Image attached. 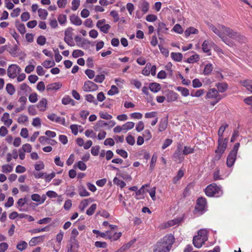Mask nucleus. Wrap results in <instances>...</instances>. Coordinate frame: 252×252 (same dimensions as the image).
<instances>
[{"label": "nucleus", "mask_w": 252, "mask_h": 252, "mask_svg": "<svg viewBox=\"0 0 252 252\" xmlns=\"http://www.w3.org/2000/svg\"><path fill=\"white\" fill-rule=\"evenodd\" d=\"M47 107V100L42 98L38 103L37 107L40 111H45Z\"/></svg>", "instance_id": "20"}, {"label": "nucleus", "mask_w": 252, "mask_h": 252, "mask_svg": "<svg viewBox=\"0 0 252 252\" xmlns=\"http://www.w3.org/2000/svg\"><path fill=\"white\" fill-rule=\"evenodd\" d=\"M94 77L95 78L94 79V81L98 83H102L105 78V75L102 74L100 75H97Z\"/></svg>", "instance_id": "58"}, {"label": "nucleus", "mask_w": 252, "mask_h": 252, "mask_svg": "<svg viewBox=\"0 0 252 252\" xmlns=\"http://www.w3.org/2000/svg\"><path fill=\"white\" fill-rule=\"evenodd\" d=\"M144 123L143 121H139L136 125L135 129L139 132L142 131L144 129Z\"/></svg>", "instance_id": "60"}, {"label": "nucleus", "mask_w": 252, "mask_h": 252, "mask_svg": "<svg viewBox=\"0 0 252 252\" xmlns=\"http://www.w3.org/2000/svg\"><path fill=\"white\" fill-rule=\"evenodd\" d=\"M74 167H77L81 171H85L87 169V165L82 161H79L76 164L74 165Z\"/></svg>", "instance_id": "47"}, {"label": "nucleus", "mask_w": 252, "mask_h": 252, "mask_svg": "<svg viewBox=\"0 0 252 252\" xmlns=\"http://www.w3.org/2000/svg\"><path fill=\"white\" fill-rule=\"evenodd\" d=\"M135 126L134 123L132 122H127L123 125V130L127 131L132 129Z\"/></svg>", "instance_id": "38"}, {"label": "nucleus", "mask_w": 252, "mask_h": 252, "mask_svg": "<svg viewBox=\"0 0 252 252\" xmlns=\"http://www.w3.org/2000/svg\"><path fill=\"white\" fill-rule=\"evenodd\" d=\"M29 100L31 103H35L38 100V94L36 93H32L30 94Z\"/></svg>", "instance_id": "51"}, {"label": "nucleus", "mask_w": 252, "mask_h": 252, "mask_svg": "<svg viewBox=\"0 0 252 252\" xmlns=\"http://www.w3.org/2000/svg\"><path fill=\"white\" fill-rule=\"evenodd\" d=\"M220 97L218 91L215 88L210 89L206 94V97L208 98H217Z\"/></svg>", "instance_id": "19"}, {"label": "nucleus", "mask_w": 252, "mask_h": 252, "mask_svg": "<svg viewBox=\"0 0 252 252\" xmlns=\"http://www.w3.org/2000/svg\"><path fill=\"white\" fill-rule=\"evenodd\" d=\"M13 166L9 164H4L1 166V171L3 173H7L12 171Z\"/></svg>", "instance_id": "44"}, {"label": "nucleus", "mask_w": 252, "mask_h": 252, "mask_svg": "<svg viewBox=\"0 0 252 252\" xmlns=\"http://www.w3.org/2000/svg\"><path fill=\"white\" fill-rule=\"evenodd\" d=\"M98 89V86L96 84L89 80L85 81L83 87V91L86 92H94Z\"/></svg>", "instance_id": "8"}, {"label": "nucleus", "mask_w": 252, "mask_h": 252, "mask_svg": "<svg viewBox=\"0 0 252 252\" xmlns=\"http://www.w3.org/2000/svg\"><path fill=\"white\" fill-rule=\"evenodd\" d=\"M72 28L69 27L64 32V40L70 46H74L75 45V43L72 37Z\"/></svg>", "instance_id": "7"}, {"label": "nucleus", "mask_w": 252, "mask_h": 252, "mask_svg": "<svg viewBox=\"0 0 252 252\" xmlns=\"http://www.w3.org/2000/svg\"><path fill=\"white\" fill-rule=\"evenodd\" d=\"M194 152V149L193 148L190 147L185 146L184 148V150L183 151V155H187L188 154H190L193 153Z\"/></svg>", "instance_id": "54"}, {"label": "nucleus", "mask_w": 252, "mask_h": 252, "mask_svg": "<svg viewBox=\"0 0 252 252\" xmlns=\"http://www.w3.org/2000/svg\"><path fill=\"white\" fill-rule=\"evenodd\" d=\"M85 99L88 102L93 103L95 105L98 104L97 101L95 99V97L91 94H88L85 95Z\"/></svg>", "instance_id": "41"}, {"label": "nucleus", "mask_w": 252, "mask_h": 252, "mask_svg": "<svg viewBox=\"0 0 252 252\" xmlns=\"http://www.w3.org/2000/svg\"><path fill=\"white\" fill-rule=\"evenodd\" d=\"M177 90L180 92L182 95L184 96H188L189 95V91L186 88L182 87H178Z\"/></svg>", "instance_id": "43"}, {"label": "nucleus", "mask_w": 252, "mask_h": 252, "mask_svg": "<svg viewBox=\"0 0 252 252\" xmlns=\"http://www.w3.org/2000/svg\"><path fill=\"white\" fill-rule=\"evenodd\" d=\"M114 184L119 186L121 188H123L126 185V183L117 177H115L113 179Z\"/></svg>", "instance_id": "48"}, {"label": "nucleus", "mask_w": 252, "mask_h": 252, "mask_svg": "<svg viewBox=\"0 0 252 252\" xmlns=\"http://www.w3.org/2000/svg\"><path fill=\"white\" fill-rule=\"evenodd\" d=\"M237 154L230 152L227 156L226 164L228 167H231L234 164L236 159Z\"/></svg>", "instance_id": "18"}, {"label": "nucleus", "mask_w": 252, "mask_h": 252, "mask_svg": "<svg viewBox=\"0 0 252 252\" xmlns=\"http://www.w3.org/2000/svg\"><path fill=\"white\" fill-rule=\"evenodd\" d=\"M99 116L101 119L105 120H111L112 118V115L107 112H100L99 113Z\"/></svg>", "instance_id": "63"}, {"label": "nucleus", "mask_w": 252, "mask_h": 252, "mask_svg": "<svg viewBox=\"0 0 252 252\" xmlns=\"http://www.w3.org/2000/svg\"><path fill=\"white\" fill-rule=\"evenodd\" d=\"M110 232L108 234L107 238L112 240H118L122 235L121 232L116 233L115 232L113 235L110 234Z\"/></svg>", "instance_id": "62"}, {"label": "nucleus", "mask_w": 252, "mask_h": 252, "mask_svg": "<svg viewBox=\"0 0 252 252\" xmlns=\"http://www.w3.org/2000/svg\"><path fill=\"white\" fill-rule=\"evenodd\" d=\"M31 198L33 201L37 202L39 204H41L45 201L46 199V196L45 195H43L42 197H41L39 194L34 193L32 195Z\"/></svg>", "instance_id": "21"}, {"label": "nucleus", "mask_w": 252, "mask_h": 252, "mask_svg": "<svg viewBox=\"0 0 252 252\" xmlns=\"http://www.w3.org/2000/svg\"><path fill=\"white\" fill-rule=\"evenodd\" d=\"M157 160V156L156 154H154L152 157L151 160L150 162V169L153 170L156 165V163Z\"/></svg>", "instance_id": "55"}, {"label": "nucleus", "mask_w": 252, "mask_h": 252, "mask_svg": "<svg viewBox=\"0 0 252 252\" xmlns=\"http://www.w3.org/2000/svg\"><path fill=\"white\" fill-rule=\"evenodd\" d=\"M20 89L25 93H28L31 91V88L26 83L21 84Z\"/></svg>", "instance_id": "57"}, {"label": "nucleus", "mask_w": 252, "mask_h": 252, "mask_svg": "<svg viewBox=\"0 0 252 252\" xmlns=\"http://www.w3.org/2000/svg\"><path fill=\"white\" fill-rule=\"evenodd\" d=\"M170 250L160 241L155 245L153 252H169Z\"/></svg>", "instance_id": "13"}, {"label": "nucleus", "mask_w": 252, "mask_h": 252, "mask_svg": "<svg viewBox=\"0 0 252 252\" xmlns=\"http://www.w3.org/2000/svg\"><path fill=\"white\" fill-rule=\"evenodd\" d=\"M209 28L215 34L218 35L226 44L229 46H232L233 45V42L228 39L227 37L223 34L225 26L219 25L217 27H215L211 25L209 26Z\"/></svg>", "instance_id": "2"}, {"label": "nucleus", "mask_w": 252, "mask_h": 252, "mask_svg": "<svg viewBox=\"0 0 252 252\" xmlns=\"http://www.w3.org/2000/svg\"><path fill=\"white\" fill-rule=\"evenodd\" d=\"M205 194L209 197H219L223 193L221 189L216 184L208 185L205 189Z\"/></svg>", "instance_id": "3"}, {"label": "nucleus", "mask_w": 252, "mask_h": 252, "mask_svg": "<svg viewBox=\"0 0 252 252\" xmlns=\"http://www.w3.org/2000/svg\"><path fill=\"white\" fill-rule=\"evenodd\" d=\"M142 92L145 95L148 96V97L147 98V101L148 102H150L151 100L153 99V97L150 94L149 91H148V88L145 86H144L142 88Z\"/></svg>", "instance_id": "52"}, {"label": "nucleus", "mask_w": 252, "mask_h": 252, "mask_svg": "<svg viewBox=\"0 0 252 252\" xmlns=\"http://www.w3.org/2000/svg\"><path fill=\"white\" fill-rule=\"evenodd\" d=\"M62 85L60 83H54L50 84L46 86V90L47 91H56L60 89Z\"/></svg>", "instance_id": "28"}, {"label": "nucleus", "mask_w": 252, "mask_h": 252, "mask_svg": "<svg viewBox=\"0 0 252 252\" xmlns=\"http://www.w3.org/2000/svg\"><path fill=\"white\" fill-rule=\"evenodd\" d=\"M168 29L166 27V26L165 23L163 22H159L158 23V27L157 29V32L159 39H162L161 37V34L167 33V31H168Z\"/></svg>", "instance_id": "14"}, {"label": "nucleus", "mask_w": 252, "mask_h": 252, "mask_svg": "<svg viewBox=\"0 0 252 252\" xmlns=\"http://www.w3.org/2000/svg\"><path fill=\"white\" fill-rule=\"evenodd\" d=\"M66 16L64 14H60L58 17V21L61 25H64L66 22Z\"/></svg>", "instance_id": "53"}, {"label": "nucleus", "mask_w": 252, "mask_h": 252, "mask_svg": "<svg viewBox=\"0 0 252 252\" xmlns=\"http://www.w3.org/2000/svg\"><path fill=\"white\" fill-rule=\"evenodd\" d=\"M97 205L96 204H92L90 208L87 210L86 214L88 216H92L94 212H95V210L96 209Z\"/></svg>", "instance_id": "49"}, {"label": "nucleus", "mask_w": 252, "mask_h": 252, "mask_svg": "<svg viewBox=\"0 0 252 252\" xmlns=\"http://www.w3.org/2000/svg\"><path fill=\"white\" fill-rule=\"evenodd\" d=\"M90 201L91 198L84 199L82 200L79 205V209H80V210L82 212L84 211L85 209L87 207Z\"/></svg>", "instance_id": "37"}, {"label": "nucleus", "mask_w": 252, "mask_h": 252, "mask_svg": "<svg viewBox=\"0 0 252 252\" xmlns=\"http://www.w3.org/2000/svg\"><path fill=\"white\" fill-rule=\"evenodd\" d=\"M16 27L17 30L21 34H24L26 32V28L24 24L18 23L17 24Z\"/></svg>", "instance_id": "64"}, {"label": "nucleus", "mask_w": 252, "mask_h": 252, "mask_svg": "<svg viewBox=\"0 0 252 252\" xmlns=\"http://www.w3.org/2000/svg\"><path fill=\"white\" fill-rule=\"evenodd\" d=\"M44 240V236L33 237L30 241L29 244L31 246H35L39 242H42Z\"/></svg>", "instance_id": "27"}, {"label": "nucleus", "mask_w": 252, "mask_h": 252, "mask_svg": "<svg viewBox=\"0 0 252 252\" xmlns=\"http://www.w3.org/2000/svg\"><path fill=\"white\" fill-rule=\"evenodd\" d=\"M199 32L196 28L190 27L187 28L185 31V35L186 37H189L190 34H196L198 33Z\"/></svg>", "instance_id": "30"}, {"label": "nucleus", "mask_w": 252, "mask_h": 252, "mask_svg": "<svg viewBox=\"0 0 252 252\" xmlns=\"http://www.w3.org/2000/svg\"><path fill=\"white\" fill-rule=\"evenodd\" d=\"M227 142V138L222 139L220 141V139H218V148L216 150L215 153L222 154L226 148Z\"/></svg>", "instance_id": "10"}, {"label": "nucleus", "mask_w": 252, "mask_h": 252, "mask_svg": "<svg viewBox=\"0 0 252 252\" xmlns=\"http://www.w3.org/2000/svg\"><path fill=\"white\" fill-rule=\"evenodd\" d=\"M213 69V66L212 64H207L204 69L203 73L205 75L210 74Z\"/></svg>", "instance_id": "46"}, {"label": "nucleus", "mask_w": 252, "mask_h": 252, "mask_svg": "<svg viewBox=\"0 0 252 252\" xmlns=\"http://www.w3.org/2000/svg\"><path fill=\"white\" fill-rule=\"evenodd\" d=\"M149 88L151 92L157 93L160 90L161 86L159 83L153 82L149 84Z\"/></svg>", "instance_id": "24"}, {"label": "nucleus", "mask_w": 252, "mask_h": 252, "mask_svg": "<svg viewBox=\"0 0 252 252\" xmlns=\"http://www.w3.org/2000/svg\"><path fill=\"white\" fill-rule=\"evenodd\" d=\"M79 245L78 242L74 239L71 241L67 247L66 252H78Z\"/></svg>", "instance_id": "11"}, {"label": "nucleus", "mask_w": 252, "mask_h": 252, "mask_svg": "<svg viewBox=\"0 0 252 252\" xmlns=\"http://www.w3.org/2000/svg\"><path fill=\"white\" fill-rule=\"evenodd\" d=\"M62 102L64 105H67L69 104H71L73 106L75 105L74 101L68 95H66L63 97L62 100Z\"/></svg>", "instance_id": "34"}, {"label": "nucleus", "mask_w": 252, "mask_h": 252, "mask_svg": "<svg viewBox=\"0 0 252 252\" xmlns=\"http://www.w3.org/2000/svg\"><path fill=\"white\" fill-rule=\"evenodd\" d=\"M38 15L41 19L45 20L47 17L48 13L46 9L39 8L38 9Z\"/></svg>", "instance_id": "35"}, {"label": "nucleus", "mask_w": 252, "mask_h": 252, "mask_svg": "<svg viewBox=\"0 0 252 252\" xmlns=\"http://www.w3.org/2000/svg\"><path fill=\"white\" fill-rule=\"evenodd\" d=\"M240 83L243 87L246 88V90L252 94V80L250 79H245L241 80Z\"/></svg>", "instance_id": "17"}, {"label": "nucleus", "mask_w": 252, "mask_h": 252, "mask_svg": "<svg viewBox=\"0 0 252 252\" xmlns=\"http://www.w3.org/2000/svg\"><path fill=\"white\" fill-rule=\"evenodd\" d=\"M173 157L175 158L176 161L178 162H181L184 159V157L182 154L181 149L178 147V149L173 154Z\"/></svg>", "instance_id": "26"}, {"label": "nucleus", "mask_w": 252, "mask_h": 252, "mask_svg": "<svg viewBox=\"0 0 252 252\" xmlns=\"http://www.w3.org/2000/svg\"><path fill=\"white\" fill-rule=\"evenodd\" d=\"M216 87L218 89V91L220 93H223L225 92L228 88L227 84L225 83H218L216 84Z\"/></svg>", "instance_id": "32"}, {"label": "nucleus", "mask_w": 252, "mask_h": 252, "mask_svg": "<svg viewBox=\"0 0 252 252\" xmlns=\"http://www.w3.org/2000/svg\"><path fill=\"white\" fill-rule=\"evenodd\" d=\"M39 142L43 145L48 144L51 145H54L57 143V142L52 139H50L46 136H40L39 138Z\"/></svg>", "instance_id": "22"}, {"label": "nucleus", "mask_w": 252, "mask_h": 252, "mask_svg": "<svg viewBox=\"0 0 252 252\" xmlns=\"http://www.w3.org/2000/svg\"><path fill=\"white\" fill-rule=\"evenodd\" d=\"M79 194L82 197L89 196L90 193L86 190L83 186H80L78 189Z\"/></svg>", "instance_id": "36"}, {"label": "nucleus", "mask_w": 252, "mask_h": 252, "mask_svg": "<svg viewBox=\"0 0 252 252\" xmlns=\"http://www.w3.org/2000/svg\"><path fill=\"white\" fill-rule=\"evenodd\" d=\"M5 89L7 93L10 95H13L15 92V88L11 83H8L6 84Z\"/></svg>", "instance_id": "42"}, {"label": "nucleus", "mask_w": 252, "mask_h": 252, "mask_svg": "<svg viewBox=\"0 0 252 252\" xmlns=\"http://www.w3.org/2000/svg\"><path fill=\"white\" fill-rule=\"evenodd\" d=\"M184 172L182 169L178 171L177 175L173 179V183L176 184L184 176Z\"/></svg>", "instance_id": "39"}, {"label": "nucleus", "mask_w": 252, "mask_h": 252, "mask_svg": "<svg viewBox=\"0 0 252 252\" xmlns=\"http://www.w3.org/2000/svg\"><path fill=\"white\" fill-rule=\"evenodd\" d=\"M200 59V56L198 54L194 53V54L185 61L189 63H193L197 62Z\"/></svg>", "instance_id": "29"}, {"label": "nucleus", "mask_w": 252, "mask_h": 252, "mask_svg": "<svg viewBox=\"0 0 252 252\" xmlns=\"http://www.w3.org/2000/svg\"><path fill=\"white\" fill-rule=\"evenodd\" d=\"M42 65L46 68L52 67L55 65V63L53 60H46L43 62Z\"/></svg>", "instance_id": "45"}, {"label": "nucleus", "mask_w": 252, "mask_h": 252, "mask_svg": "<svg viewBox=\"0 0 252 252\" xmlns=\"http://www.w3.org/2000/svg\"><path fill=\"white\" fill-rule=\"evenodd\" d=\"M32 146L30 144L27 143L24 144L20 150H22L25 153H30L32 151Z\"/></svg>", "instance_id": "59"}, {"label": "nucleus", "mask_w": 252, "mask_h": 252, "mask_svg": "<svg viewBox=\"0 0 252 252\" xmlns=\"http://www.w3.org/2000/svg\"><path fill=\"white\" fill-rule=\"evenodd\" d=\"M21 71V69L18 65L12 64L8 66L7 75L9 78L14 79Z\"/></svg>", "instance_id": "4"}, {"label": "nucleus", "mask_w": 252, "mask_h": 252, "mask_svg": "<svg viewBox=\"0 0 252 252\" xmlns=\"http://www.w3.org/2000/svg\"><path fill=\"white\" fill-rule=\"evenodd\" d=\"M208 231L206 229H201L198 231L197 235L194 236L193 244L197 248H200L208 240Z\"/></svg>", "instance_id": "1"}, {"label": "nucleus", "mask_w": 252, "mask_h": 252, "mask_svg": "<svg viewBox=\"0 0 252 252\" xmlns=\"http://www.w3.org/2000/svg\"><path fill=\"white\" fill-rule=\"evenodd\" d=\"M126 142L130 145H133L135 143L134 137L130 134H128L126 137Z\"/></svg>", "instance_id": "61"}, {"label": "nucleus", "mask_w": 252, "mask_h": 252, "mask_svg": "<svg viewBox=\"0 0 252 252\" xmlns=\"http://www.w3.org/2000/svg\"><path fill=\"white\" fill-rule=\"evenodd\" d=\"M182 219L180 218H177L172 220H170L167 222L163 223L162 224V227L163 228H167L175 225H178L180 223Z\"/></svg>", "instance_id": "12"}, {"label": "nucleus", "mask_w": 252, "mask_h": 252, "mask_svg": "<svg viewBox=\"0 0 252 252\" xmlns=\"http://www.w3.org/2000/svg\"><path fill=\"white\" fill-rule=\"evenodd\" d=\"M215 43L211 40H205L202 44V49L204 52L208 53Z\"/></svg>", "instance_id": "15"}, {"label": "nucleus", "mask_w": 252, "mask_h": 252, "mask_svg": "<svg viewBox=\"0 0 252 252\" xmlns=\"http://www.w3.org/2000/svg\"><path fill=\"white\" fill-rule=\"evenodd\" d=\"M224 30L223 34L226 37L228 36L231 39H237L238 40H243L244 38V37L241 36L238 32H234L233 30L229 28L225 27Z\"/></svg>", "instance_id": "6"}, {"label": "nucleus", "mask_w": 252, "mask_h": 252, "mask_svg": "<svg viewBox=\"0 0 252 252\" xmlns=\"http://www.w3.org/2000/svg\"><path fill=\"white\" fill-rule=\"evenodd\" d=\"M160 241L170 251L175 242V238L172 234H167Z\"/></svg>", "instance_id": "5"}, {"label": "nucleus", "mask_w": 252, "mask_h": 252, "mask_svg": "<svg viewBox=\"0 0 252 252\" xmlns=\"http://www.w3.org/2000/svg\"><path fill=\"white\" fill-rule=\"evenodd\" d=\"M171 58L175 61L180 62L183 59V55L181 53L172 52L171 53Z\"/></svg>", "instance_id": "33"}, {"label": "nucleus", "mask_w": 252, "mask_h": 252, "mask_svg": "<svg viewBox=\"0 0 252 252\" xmlns=\"http://www.w3.org/2000/svg\"><path fill=\"white\" fill-rule=\"evenodd\" d=\"M1 121H2L4 123V124L7 126H9L12 123V120L10 119L9 118V114L8 113H4L3 114L2 117L1 118Z\"/></svg>", "instance_id": "23"}, {"label": "nucleus", "mask_w": 252, "mask_h": 252, "mask_svg": "<svg viewBox=\"0 0 252 252\" xmlns=\"http://www.w3.org/2000/svg\"><path fill=\"white\" fill-rule=\"evenodd\" d=\"M70 21L72 24L76 26H80L82 23V21L80 17L75 14L70 16Z\"/></svg>", "instance_id": "25"}, {"label": "nucleus", "mask_w": 252, "mask_h": 252, "mask_svg": "<svg viewBox=\"0 0 252 252\" xmlns=\"http://www.w3.org/2000/svg\"><path fill=\"white\" fill-rule=\"evenodd\" d=\"M172 31H174V32L179 33V34L182 33L184 32L182 26L180 24H176L174 26V27L172 29Z\"/></svg>", "instance_id": "56"}, {"label": "nucleus", "mask_w": 252, "mask_h": 252, "mask_svg": "<svg viewBox=\"0 0 252 252\" xmlns=\"http://www.w3.org/2000/svg\"><path fill=\"white\" fill-rule=\"evenodd\" d=\"M119 93V90L118 88L115 86L112 85L111 89L108 92V94L109 95H113Z\"/></svg>", "instance_id": "50"}, {"label": "nucleus", "mask_w": 252, "mask_h": 252, "mask_svg": "<svg viewBox=\"0 0 252 252\" xmlns=\"http://www.w3.org/2000/svg\"><path fill=\"white\" fill-rule=\"evenodd\" d=\"M206 206V199L203 197H199L197 200L196 205L195 206V210L202 213L205 210Z\"/></svg>", "instance_id": "9"}, {"label": "nucleus", "mask_w": 252, "mask_h": 252, "mask_svg": "<svg viewBox=\"0 0 252 252\" xmlns=\"http://www.w3.org/2000/svg\"><path fill=\"white\" fill-rule=\"evenodd\" d=\"M138 8L141 9L143 14H145L149 10V4L146 0H140L138 4Z\"/></svg>", "instance_id": "16"}, {"label": "nucleus", "mask_w": 252, "mask_h": 252, "mask_svg": "<svg viewBox=\"0 0 252 252\" xmlns=\"http://www.w3.org/2000/svg\"><path fill=\"white\" fill-rule=\"evenodd\" d=\"M28 244L24 241H20L17 245L16 248L20 251H23L27 249Z\"/></svg>", "instance_id": "40"}, {"label": "nucleus", "mask_w": 252, "mask_h": 252, "mask_svg": "<svg viewBox=\"0 0 252 252\" xmlns=\"http://www.w3.org/2000/svg\"><path fill=\"white\" fill-rule=\"evenodd\" d=\"M228 126V125L226 123L223 124L220 127L218 130V139H220V141L223 139V133L225 130V129Z\"/></svg>", "instance_id": "31"}]
</instances>
